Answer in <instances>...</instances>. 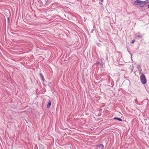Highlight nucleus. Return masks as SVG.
Segmentation results:
<instances>
[{
    "instance_id": "nucleus-6",
    "label": "nucleus",
    "mask_w": 149,
    "mask_h": 149,
    "mask_svg": "<svg viewBox=\"0 0 149 149\" xmlns=\"http://www.w3.org/2000/svg\"><path fill=\"white\" fill-rule=\"evenodd\" d=\"M114 119L115 120H117L120 121H122V120L120 118H117V117H114Z\"/></svg>"
},
{
    "instance_id": "nucleus-8",
    "label": "nucleus",
    "mask_w": 149,
    "mask_h": 149,
    "mask_svg": "<svg viewBox=\"0 0 149 149\" xmlns=\"http://www.w3.org/2000/svg\"><path fill=\"white\" fill-rule=\"evenodd\" d=\"M142 36L141 35H137L136 36V37L137 38H141V37Z\"/></svg>"
},
{
    "instance_id": "nucleus-11",
    "label": "nucleus",
    "mask_w": 149,
    "mask_h": 149,
    "mask_svg": "<svg viewBox=\"0 0 149 149\" xmlns=\"http://www.w3.org/2000/svg\"><path fill=\"white\" fill-rule=\"evenodd\" d=\"M142 71V69H140V70H139V71L141 72Z\"/></svg>"
},
{
    "instance_id": "nucleus-9",
    "label": "nucleus",
    "mask_w": 149,
    "mask_h": 149,
    "mask_svg": "<svg viewBox=\"0 0 149 149\" xmlns=\"http://www.w3.org/2000/svg\"><path fill=\"white\" fill-rule=\"evenodd\" d=\"M135 41V40L134 39L131 42V43L132 44L134 43Z\"/></svg>"
},
{
    "instance_id": "nucleus-2",
    "label": "nucleus",
    "mask_w": 149,
    "mask_h": 149,
    "mask_svg": "<svg viewBox=\"0 0 149 149\" xmlns=\"http://www.w3.org/2000/svg\"><path fill=\"white\" fill-rule=\"evenodd\" d=\"M147 3V1H141V3H140V6L141 7H143L145 4H146Z\"/></svg>"
},
{
    "instance_id": "nucleus-7",
    "label": "nucleus",
    "mask_w": 149,
    "mask_h": 149,
    "mask_svg": "<svg viewBox=\"0 0 149 149\" xmlns=\"http://www.w3.org/2000/svg\"><path fill=\"white\" fill-rule=\"evenodd\" d=\"M134 102L136 104H139L137 100L136 99L135 100Z\"/></svg>"
},
{
    "instance_id": "nucleus-3",
    "label": "nucleus",
    "mask_w": 149,
    "mask_h": 149,
    "mask_svg": "<svg viewBox=\"0 0 149 149\" xmlns=\"http://www.w3.org/2000/svg\"><path fill=\"white\" fill-rule=\"evenodd\" d=\"M141 3V1L140 0H137L135 1L134 2V4L137 5H139L140 3Z\"/></svg>"
},
{
    "instance_id": "nucleus-1",
    "label": "nucleus",
    "mask_w": 149,
    "mask_h": 149,
    "mask_svg": "<svg viewBox=\"0 0 149 149\" xmlns=\"http://www.w3.org/2000/svg\"><path fill=\"white\" fill-rule=\"evenodd\" d=\"M140 80L142 83L144 84L146 83V80L145 76L143 73L141 74L140 77Z\"/></svg>"
},
{
    "instance_id": "nucleus-5",
    "label": "nucleus",
    "mask_w": 149,
    "mask_h": 149,
    "mask_svg": "<svg viewBox=\"0 0 149 149\" xmlns=\"http://www.w3.org/2000/svg\"><path fill=\"white\" fill-rule=\"evenodd\" d=\"M51 101H49L48 102V103L47 105V108H49L51 106Z\"/></svg>"
},
{
    "instance_id": "nucleus-14",
    "label": "nucleus",
    "mask_w": 149,
    "mask_h": 149,
    "mask_svg": "<svg viewBox=\"0 0 149 149\" xmlns=\"http://www.w3.org/2000/svg\"><path fill=\"white\" fill-rule=\"evenodd\" d=\"M146 1H147V2H148V1H149V0H146Z\"/></svg>"
},
{
    "instance_id": "nucleus-4",
    "label": "nucleus",
    "mask_w": 149,
    "mask_h": 149,
    "mask_svg": "<svg viewBox=\"0 0 149 149\" xmlns=\"http://www.w3.org/2000/svg\"><path fill=\"white\" fill-rule=\"evenodd\" d=\"M39 75H40V77L41 78L42 80L44 81L45 80V79L43 77V75L42 73H40Z\"/></svg>"
},
{
    "instance_id": "nucleus-10",
    "label": "nucleus",
    "mask_w": 149,
    "mask_h": 149,
    "mask_svg": "<svg viewBox=\"0 0 149 149\" xmlns=\"http://www.w3.org/2000/svg\"><path fill=\"white\" fill-rule=\"evenodd\" d=\"M98 146H99V147H100V146H102L103 148L104 147V146H103V145H102V144H100L99 145H98Z\"/></svg>"
},
{
    "instance_id": "nucleus-15",
    "label": "nucleus",
    "mask_w": 149,
    "mask_h": 149,
    "mask_svg": "<svg viewBox=\"0 0 149 149\" xmlns=\"http://www.w3.org/2000/svg\"><path fill=\"white\" fill-rule=\"evenodd\" d=\"M148 8H149V4L148 5Z\"/></svg>"
},
{
    "instance_id": "nucleus-12",
    "label": "nucleus",
    "mask_w": 149,
    "mask_h": 149,
    "mask_svg": "<svg viewBox=\"0 0 149 149\" xmlns=\"http://www.w3.org/2000/svg\"><path fill=\"white\" fill-rule=\"evenodd\" d=\"M100 63H100L99 62H98L97 63V64H98V63Z\"/></svg>"
},
{
    "instance_id": "nucleus-13",
    "label": "nucleus",
    "mask_w": 149,
    "mask_h": 149,
    "mask_svg": "<svg viewBox=\"0 0 149 149\" xmlns=\"http://www.w3.org/2000/svg\"><path fill=\"white\" fill-rule=\"evenodd\" d=\"M103 0H100L101 2H102Z\"/></svg>"
}]
</instances>
